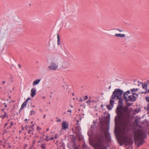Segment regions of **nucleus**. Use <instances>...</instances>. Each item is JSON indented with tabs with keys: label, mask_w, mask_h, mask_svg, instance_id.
<instances>
[{
	"label": "nucleus",
	"mask_w": 149,
	"mask_h": 149,
	"mask_svg": "<svg viewBox=\"0 0 149 149\" xmlns=\"http://www.w3.org/2000/svg\"><path fill=\"white\" fill-rule=\"evenodd\" d=\"M123 91L120 89H116L113 92L111 98L113 99L116 98L119 100L118 105L116 110V112L120 118L127 119L129 117L130 111L126 106H123L122 99L121 96Z\"/></svg>",
	"instance_id": "obj_1"
},
{
	"label": "nucleus",
	"mask_w": 149,
	"mask_h": 149,
	"mask_svg": "<svg viewBox=\"0 0 149 149\" xmlns=\"http://www.w3.org/2000/svg\"><path fill=\"white\" fill-rule=\"evenodd\" d=\"M138 90L137 88H133L125 92L124 93V98L127 106H130L131 104L127 102H134L135 101L138 95L136 94V92Z\"/></svg>",
	"instance_id": "obj_2"
},
{
	"label": "nucleus",
	"mask_w": 149,
	"mask_h": 149,
	"mask_svg": "<svg viewBox=\"0 0 149 149\" xmlns=\"http://www.w3.org/2000/svg\"><path fill=\"white\" fill-rule=\"evenodd\" d=\"M106 141L104 135L100 134L97 135L95 139L94 145L97 149H107L104 146Z\"/></svg>",
	"instance_id": "obj_3"
},
{
	"label": "nucleus",
	"mask_w": 149,
	"mask_h": 149,
	"mask_svg": "<svg viewBox=\"0 0 149 149\" xmlns=\"http://www.w3.org/2000/svg\"><path fill=\"white\" fill-rule=\"evenodd\" d=\"M146 136L145 133L141 130H138L135 132L134 140L136 143L138 144V147L143 144Z\"/></svg>",
	"instance_id": "obj_4"
},
{
	"label": "nucleus",
	"mask_w": 149,
	"mask_h": 149,
	"mask_svg": "<svg viewBox=\"0 0 149 149\" xmlns=\"http://www.w3.org/2000/svg\"><path fill=\"white\" fill-rule=\"evenodd\" d=\"M127 123H125L122 129H121L120 132V136L124 139L126 142H128V137L127 136Z\"/></svg>",
	"instance_id": "obj_5"
},
{
	"label": "nucleus",
	"mask_w": 149,
	"mask_h": 149,
	"mask_svg": "<svg viewBox=\"0 0 149 149\" xmlns=\"http://www.w3.org/2000/svg\"><path fill=\"white\" fill-rule=\"evenodd\" d=\"M58 67V65L57 63L52 62L48 66V68L50 70H55L57 69Z\"/></svg>",
	"instance_id": "obj_6"
},
{
	"label": "nucleus",
	"mask_w": 149,
	"mask_h": 149,
	"mask_svg": "<svg viewBox=\"0 0 149 149\" xmlns=\"http://www.w3.org/2000/svg\"><path fill=\"white\" fill-rule=\"evenodd\" d=\"M62 128L63 130H66L69 128V124L65 121H63L62 124Z\"/></svg>",
	"instance_id": "obj_7"
},
{
	"label": "nucleus",
	"mask_w": 149,
	"mask_h": 149,
	"mask_svg": "<svg viewBox=\"0 0 149 149\" xmlns=\"http://www.w3.org/2000/svg\"><path fill=\"white\" fill-rule=\"evenodd\" d=\"M36 91L34 88H32L31 89V97H34L36 94Z\"/></svg>",
	"instance_id": "obj_8"
},
{
	"label": "nucleus",
	"mask_w": 149,
	"mask_h": 149,
	"mask_svg": "<svg viewBox=\"0 0 149 149\" xmlns=\"http://www.w3.org/2000/svg\"><path fill=\"white\" fill-rule=\"evenodd\" d=\"M62 66L64 68H68L69 66V64L68 62H65L63 63Z\"/></svg>",
	"instance_id": "obj_9"
},
{
	"label": "nucleus",
	"mask_w": 149,
	"mask_h": 149,
	"mask_svg": "<svg viewBox=\"0 0 149 149\" xmlns=\"http://www.w3.org/2000/svg\"><path fill=\"white\" fill-rule=\"evenodd\" d=\"M40 81V80L39 79H38L36 81H34L32 84L33 86L39 84Z\"/></svg>",
	"instance_id": "obj_10"
},
{
	"label": "nucleus",
	"mask_w": 149,
	"mask_h": 149,
	"mask_svg": "<svg viewBox=\"0 0 149 149\" xmlns=\"http://www.w3.org/2000/svg\"><path fill=\"white\" fill-rule=\"evenodd\" d=\"M115 36L117 37H120L123 38L125 37V35L124 34H121L120 33L119 34H115Z\"/></svg>",
	"instance_id": "obj_11"
},
{
	"label": "nucleus",
	"mask_w": 149,
	"mask_h": 149,
	"mask_svg": "<svg viewBox=\"0 0 149 149\" xmlns=\"http://www.w3.org/2000/svg\"><path fill=\"white\" fill-rule=\"evenodd\" d=\"M0 117L2 119H4L5 118H7L8 117V116L7 114V113L6 112H4V114L3 115H2L1 116H0Z\"/></svg>",
	"instance_id": "obj_12"
},
{
	"label": "nucleus",
	"mask_w": 149,
	"mask_h": 149,
	"mask_svg": "<svg viewBox=\"0 0 149 149\" xmlns=\"http://www.w3.org/2000/svg\"><path fill=\"white\" fill-rule=\"evenodd\" d=\"M46 137V140L47 141H48L49 140H52L54 139V138L53 136L51 138L47 135Z\"/></svg>",
	"instance_id": "obj_13"
},
{
	"label": "nucleus",
	"mask_w": 149,
	"mask_h": 149,
	"mask_svg": "<svg viewBox=\"0 0 149 149\" xmlns=\"http://www.w3.org/2000/svg\"><path fill=\"white\" fill-rule=\"evenodd\" d=\"M27 104V103L26 102H24V103L22 104L21 106V109H23L24 108V107L26 106Z\"/></svg>",
	"instance_id": "obj_14"
},
{
	"label": "nucleus",
	"mask_w": 149,
	"mask_h": 149,
	"mask_svg": "<svg viewBox=\"0 0 149 149\" xmlns=\"http://www.w3.org/2000/svg\"><path fill=\"white\" fill-rule=\"evenodd\" d=\"M57 44L58 45H61V41L60 40V38L59 36L58 35H57Z\"/></svg>",
	"instance_id": "obj_15"
},
{
	"label": "nucleus",
	"mask_w": 149,
	"mask_h": 149,
	"mask_svg": "<svg viewBox=\"0 0 149 149\" xmlns=\"http://www.w3.org/2000/svg\"><path fill=\"white\" fill-rule=\"evenodd\" d=\"M25 128L26 130H28V127L29 128V129H33V128L32 126H30L28 127L27 125H26V126H25Z\"/></svg>",
	"instance_id": "obj_16"
},
{
	"label": "nucleus",
	"mask_w": 149,
	"mask_h": 149,
	"mask_svg": "<svg viewBox=\"0 0 149 149\" xmlns=\"http://www.w3.org/2000/svg\"><path fill=\"white\" fill-rule=\"evenodd\" d=\"M142 88L143 89H144L145 90H146L147 88V86L146 84H143V83L142 84Z\"/></svg>",
	"instance_id": "obj_17"
},
{
	"label": "nucleus",
	"mask_w": 149,
	"mask_h": 149,
	"mask_svg": "<svg viewBox=\"0 0 149 149\" xmlns=\"http://www.w3.org/2000/svg\"><path fill=\"white\" fill-rule=\"evenodd\" d=\"M113 99H112L111 98V100L110 101V104L111 106H113V105L114 104V101L113 100Z\"/></svg>",
	"instance_id": "obj_18"
},
{
	"label": "nucleus",
	"mask_w": 149,
	"mask_h": 149,
	"mask_svg": "<svg viewBox=\"0 0 149 149\" xmlns=\"http://www.w3.org/2000/svg\"><path fill=\"white\" fill-rule=\"evenodd\" d=\"M34 129H29L28 131V133L29 134H30L33 131Z\"/></svg>",
	"instance_id": "obj_19"
},
{
	"label": "nucleus",
	"mask_w": 149,
	"mask_h": 149,
	"mask_svg": "<svg viewBox=\"0 0 149 149\" xmlns=\"http://www.w3.org/2000/svg\"><path fill=\"white\" fill-rule=\"evenodd\" d=\"M107 108L109 110H111L112 109V107H110L109 105L107 106Z\"/></svg>",
	"instance_id": "obj_20"
},
{
	"label": "nucleus",
	"mask_w": 149,
	"mask_h": 149,
	"mask_svg": "<svg viewBox=\"0 0 149 149\" xmlns=\"http://www.w3.org/2000/svg\"><path fill=\"white\" fill-rule=\"evenodd\" d=\"M129 141H130V143L132 145L133 143V139H129Z\"/></svg>",
	"instance_id": "obj_21"
},
{
	"label": "nucleus",
	"mask_w": 149,
	"mask_h": 149,
	"mask_svg": "<svg viewBox=\"0 0 149 149\" xmlns=\"http://www.w3.org/2000/svg\"><path fill=\"white\" fill-rule=\"evenodd\" d=\"M31 115H32L33 113L34 114H35V112L33 111V110H31Z\"/></svg>",
	"instance_id": "obj_22"
},
{
	"label": "nucleus",
	"mask_w": 149,
	"mask_h": 149,
	"mask_svg": "<svg viewBox=\"0 0 149 149\" xmlns=\"http://www.w3.org/2000/svg\"><path fill=\"white\" fill-rule=\"evenodd\" d=\"M146 100L148 102H149V97H146Z\"/></svg>",
	"instance_id": "obj_23"
},
{
	"label": "nucleus",
	"mask_w": 149,
	"mask_h": 149,
	"mask_svg": "<svg viewBox=\"0 0 149 149\" xmlns=\"http://www.w3.org/2000/svg\"><path fill=\"white\" fill-rule=\"evenodd\" d=\"M31 98H30L28 97V98L25 101V102H26L27 103V102L30 100Z\"/></svg>",
	"instance_id": "obj_24"
},
{
	"label": "nucleus",
	"mask_w": 149,
	"mask_h": 149,
	"mask_svg": "<svg viewBox=\"0 0 149 149\" xmlns=\"http://www.w3.org/2000/svg\"><path fill=\"white\" fill-rule=\"evenodd\" d=\"M36 129L37 130H40L41 129V128L39 126H37V127Z\"/></svg>",
	"instance_id": "obj_25"
},
{
	"label": "nucleus",
	"mask_w": 149,
	"mask_h": 149,
	"mask_svg": "<svg viewBox=\"0 0 149 149\" xmlns=\"http://www.w3.org/2000/svg\"><path fill=\"white\" fill-rule=\"evenodd\" d=\"M10 126H12L13 125V122L12 121H11L10 123Z\"/></svg>",
	"instance_id": "obj_26"
},
{
	"label": "nucleus",
	"mask_w": 149,
	"mask_h": 149,
	"mask_svg": "<svg viewBox=\"0 0 149 149\" xmlns=\"http://www.w3.org/2000/svg\"><path fill=\"white\" fill-rule=\"evenodd\" d=\"M91 102L90 100H88L87 102L86 103L88 104H89Z\"/></svg>",
	"instance_id": "obj_27"
},
{
	"label": "nucleus",
	"mask_w": 149,
	"mask_h": 149,
	"mask_svg": "<svg viewBox=\"0 0 149 149\" xmlns=\"http://www.w3.org/2000/svg\"><path fill=\"white\" fill-rule=\"evenodd\" d=\"M149 93V89L146 91V92H145V93Z\"/></svg>",
	"instance_id": "obj_28"
},
{
	"label": "nucleus",
	"mask_w": 149,
	"mask_h": 149,
	"mask_svg": "<svg viewBox=\"0 0 149 149\" xmlns=\"http://www.w3.org/2000/svg\"><path fill=\"white\" fill-rule=\"evenodd\" d=\"M24 121H26V123H28V122H27V119H25L24 120Z\"/></svg>",
	"instance_id": "obj_29"
},
{
	"label": "nucleus",
	"mask_w": 149,
	"mask_h": 149,
	"mask_svg": "<svg viewBox=\"0 0 149 149\" xmlns=\"http://www.w3.org/2000/svg\"><path fill=\"white\" fill-rule=\"evenodd\" d=\"M117 30L118 31L120 32H123V31L122 30H119V29H118Z\"/></svg>",
	"instance_id": "obj_30"
},
{
	"label": "nucleus",
	"mask_w": 149,
	"mask_h": 149,
	"mask_svg": "<svg viewBox=\"0 0 149 149\" xmlns=\"http://www.w3.org/2000/svg\"><path fill=\"white\" fill-rule=\"evenodd\" d=\"M54 138L55 139H57V135L56 134L55 135V136L54 137Z\"/></svg>",
	"instance_id": "obj_31"
},
{
	"label": "nucleus",
	"mask_w": 149,
	"mask_h": 149,
	"mask_svg": "<svg viewBox=\"0 0 149 149\" xmlns=\"http://www.w3.org/2000/svg\"><path fill=\"white\" fill-rule=\"evenodd\" d=\"M88 98V96L87 95H86L85 96V98L86 99H87Z\"/></svg>",
	"instance_id": "obj_32"
},
{
	"label": "nucleus",
	"mask_w": 149,
	"mask_h": 149,
	"mask_svg": "<svg viewBox=\"0 0 149 149\" xmlns=\"http://www.w3.org/2000/svg\"><path fill=\"white\" fill-rule=\"evenodd\" d=\"M46 115L45 114L43 116V118H45V117H46Z\"/></svg>",
	"instance_id": "obj_33"
},
{
	"label": "nucleus",
	"mask_w": 149,
	"mask_h": 149,
	"mask_svg": "<svg viewBox=\"0 0 149 149\" xmlns=\"http://www.w3.org/2000/svg\"><path fill=\"white\" fill-rule=\"evenodd\" d=\"M2 83L3 84H4L5 83V81H3L2 82Z\"/></svg>",
	"instance_id": "obj_34"
},
{
	"label": "nucleus",
	"mask_w": 149,
	"mask_h": 149,
	"mask_svg": "<svg viewBox=\"0 0 149 149\" xmlns=\"http://www.w3.org/2000/svg\"><path fill=\"white\" fill-rule=\"evenodd\" d=\"M61 121L60 119H58L57 120V122H60Z\"/></svg>",
	"instance_id": "obj_35"
},
{
	"label": "nucleus",
	"mask_w": 149,
	"mask_h": 149,
	"mask_svg": "<svg viewBox=\"0 0 149 149\" xmlns=\"http://www.w3.org/2000/svg\"><path fill=\"white\" fill-rule=\"evenodd\" d=\"M18 66H19V67L20 68H21V65H18Z\"/></svg>",
	"instance_id": "obj_36"
},
{
	"label": "nucleus",
	"mask_w": 149,
	"mask_h": 149,
	"mask_svg": "<svg viewBox=\"0 0 149 149\" xmlns=\"http://www.w3.org/2000/svg\"><path fill=\"white\" fill-rule=\"evenodd\" d=\"M71 111H72L71 110H69L68 111V112H71Z\"/></svg>",
	"instance_id": "obj_37"
},
{
	"label": "nucleus",
	"mask_w": 149,
	"mask_h": 149,
	"mask_svg": "<svg viewBox=\"0 0 149 149\" xmlns=\"http://www.w3.org/2000/svg\"><path fill=\"white\" fill-rule=\"evenodd\" d=\"M4 107L5 108H6L7 107V105L6 104H5L4 106Z\"/></svg>",
	"instance_id": "obj_38"
},
{
	"label": "nucleus",
	"mask_w": 149,
	"mask_h": 149,
	"mask_svg": "<svg viewBox=\"0 0 149 149\" xmlns=\"http://www.w3.org/2000/svg\"><path fill=\"white\" fill-rule=\"evenodd\" d=\"M49 129L48 128H47L46 129L47 131H49Z\"/></svg>",
	"instance_id": "obj_39"
},
{
	"label": "nucleus",
	"mask_w": 149,
	"mask_h": 149,
	"mask_svg": "<svg viewBox=\"0 0 149 149\" xmlns=\"http://www.w3.org/2000/svg\"><path fill=\"white\" fill-rule=\"evenodd\" d=\"M7 124H8L7 123L5 124V125H4V126L5 127L7 125Z\"/></svg>",
	"instance_id": "obj_40"
},
{
	"label": "nucleus",
	"mask_w": 149,
	"mask_h": 149,
	"mask_svg": "<svg viewBox=\"0 0 149 149\" xmlns=\"http://www.w3.org/2000/svg\"><path fill=\"white\" fill-rule=\"evenodd\" d=\"M148 109H149V104L148 107Z\"/></svg>",
	"instance_id": "obj_41"
},
{
	"label": "nucleus",
	"mask_w": 149,
	"mask_h": 149,
	"mask_svg": "<svg viewBox=\"0 0 149 149\" xmlns=\"http://www.w3.org/2000/svg\"><path fill=\"white\" fill-rule=\"evenodd\" d=\"M3 147H6L4 145H3Z\"/></svg>",
	"instance_id": "obj_42"
},
{
	"label": "nucleus",
	"mask_w": 149,
	"mask_h": 149,
	"mask_svg": "<svg viewBox=\"0 0 149 149\" xmlns=\"http://www.w3.org/2000/svg\"><path fill=\"white\" fill-rule=\"evenodd\" d=\"M22 129L23 130H24V127H22Z\"/></svg>",
	"instance_id": "obj_43"
},
{
	"label": "nucleus",
	"mask_w": 149,
	"mask_h": 149,
	"mask_svg": "<svg viewBox=\"0 0 149 149\" xmlns=\"http://www.w3.org/2000/svg\"><path fill=\"white\" fill-rule=\"evenodd\" d=\"M34 125H32L31 126H32L33 128V127Z\"/></svg>",
	"instance_id": "obj_44"
},
{
	"label": "nucleus",
	"mask_w": 149,
	"mask_h": 149,
	"mask_svg": "<svg viewBox=\"0 0 149 149\" xmlns=\"http://www.w3.org/2000/svg\"><path fill=\"white\" fill-rule=\"evenodd\" d=\"M33 123V121H32V122H31V124Z\"/></svg>",
	"instance_id": "obj_45"
},
{
	"label": "nucleus",
	"mask_w": 149,
	"mask_h": 149,
	"mask_svg": "<svg viewBox=\"0 0 149 149\" xmlns=\"http://www.w3.org/2000/svg\"><path fill=\"white\" fill-rule=\"evenodd\" d=\"M43 98H45V97H43Z\"/></svg>",
	"instance_id": "obj_46"
},
{
	"label": "nucleus",
	"mask_w": 149,
	"mask_h": 149,
	"mask_svg": "<svg viewBox=\"0 0 149 149\" xmlns=\"http://www.w3.org/2000/svg\"><path fill=\"white\" fill-rule=\"evenodd\" d=\"M4 104L5 105V104H6V103H4Z\"/></svg>",
	"instance_id": "obj_47"
},
{
	"label": "nucleus",
	"mask_w": 149,
	"mask_h": 149,
	"mask_svg": "<svg viewBox=\"0 0 149 149\" xmlns=\"http://www.w3.org/2000/svg\"><path fill=\"white\" fill-rule=\"evenodd\" d=\"M74 149H78V148H75Z\"/></svg>",
	"instance_id": "obj_48"
},
{
	"label": "nucleus",
	"mask_w": 149,
	"mask_h": 149,
	"mask_svg": "<svg viewBox=\"0 0 149 149\" xmlns=\"http://www.w3.org/2000/svg\"><path fill=\"white\" fill-rule=\"evenodd\" d=\"M105 136H106V137H107V136H106V134H105Z\"/></svg>",
	"instance_id": "obj_49"
}]
</instances>
